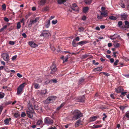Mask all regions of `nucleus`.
<instances>
[{
  "label": "nucleus",
  "instance_id": "obj_49",
  "mask_svg": "<svg viewBox=\"0 0 129 129\" xmlns=\"http://www.w3.org/2000/svg\"><path fill=\"white\" fill-rule=\"evenodd\" d=\"M9 44L11 45H13L15 43L14 41H9Z\"/></svg>",
  "mask_w": 129,
  "mask_h": 129
},
{
  "label": "nucleus",
  "instance_id": "obj_10",
  "mask_svg": "<svg viewBox=\"0 0 129 129\" xmlns=\"http://www.w3.org/2000/svg\"><path fill=\"white\" fill-rule=\"evenodd\" d=\"M46 2V0H40L38 2V3L39 6H43L45 5Z\"/></svg>",
  "mask_w": 129,
  "mask_h": 129
},
{
  "label": "nucleus",
  "instance_id": "obj_8",
  "mask_svg": "<svg viewBox=\"0 0 129 129\" xmlns=\"http://www.w3.org/2000/svg\"><path fill=\"white\" fill-rule=\"evenodd\" d=\"M47 92V90L45 89L44 90H42L38 92V94L40 96H44Z\"/></svg>",
  "mask_w": 129,
  "mask_h": 129
},
{
  "label": "nucleus",
  "instance_id": "obj_31",
  "mask_svg": "<svg viewBox=\"0 0 129 129\" xmlns=\"http://www.w3.org/2000/svg\"><path fill=\"white\" fill-rule=\"evenodd\" d=\"M91 0H85V4L87 5H90L91 3Z\"/></svg>",
  "mask_w": 129,
  "mask_h": 129
},
{
  "label": "nucleus",
  "instance_id": "obj_54",
  "mask_svg": "<svg viewBox=\"0 0 129 129\" xmlns=\"http://www.w3.org/2000/svg\"><path fill=\"white\" fill-rule=\"evenodd\" d=\"M4 20L5 21L7 22H8L9 21V19L6 17H5L4 18Z\"/></svg>",
  "mask_w": 129,
  "mask_h": 129
},
{
  "label": "nucleus",
  "instance_id": "obj_62",
  "mask_svg": "<svg viewBox=\"0 0 129 129\" xmlns=\"http://www.w3.org/2000/svg\"><path fill=\"white\" fill-rule=\"evenodd\" d=\"M103 115L105 116L103 118V120L104 121L105 118H106L107 117V116L106 115L105 113L103 114Z\"/></svg>",
  "mask_w": 129,
  "mask_h": 129
},
{
  "label": "nucleus",
  "instance_id": "obj_56",
  "mask_svg": "<svg viewBox=\"0 0 129 129\" xmlns=\"http://www.w3.org/2000/svg\"><path fill=\"white\" fill-rule=\"evenodd\" d=\"M79 29L80 32L83 31L84 29V28L83 27L79 28Z\"/></svg>",
  "mask_w": 129,
  "mask_h": 129
},
{
  "label": "nucleus",
  "instance_id": "obj_3",
  "mask_svg": "<svg viewBox=\"0 0 129 129\" xmlns=\"http://www.w3.org/2000/svg\"><path fill=\"white\" fill-rule=\"evenodd\" d=\"M56 98V96H49L45 101L46 104H48L54 101Z\"/></svg>",
  "mask_w": 129,
  "mask_h": 129
},
{
  "label": "nucleus",
  "instance_id": "obj_34",
  "mask_svg": "<svg viewBox=\"0 0 129 129\" xmlns=\"http://www.w3.org/2000/svg\"><path fill=\"white\" fill-rule=\"evenodd\" d=\"M109 18L112 20H116L117 19L116 17L113 16L109 17Z\"/></svg>",
  "mask_w": 129,
  "mask_h": 129
},
{
  "label": "nucleus",
  "instance_id": "obj_46",
  "mask_svg": "<svg viewBox=\"0 0 129 129\" xmlns=\"http://www.w3.org/2000/svg\"><path fill=\"white\" fill-rule=\"evenodd\" d=\"M118 25L119 26V27H120L121 25L122 24V21H119L118 22Z\"/></svg>",
  "mask_w": 129,
  "mask_h": 129
},
{
  "label": "nucleus",
  "instance_id": "obj_35",
  "mask_svg": "<svg viewBox=\"0 0 129 129\" xmlns=\"http://www.w3.org/2000/svg\"><path fill=\"white\" fill-rule=\"evenodd\" d=\"M43 121L42 120H39L38 121L37 124L38 125H40V124H42Z\"/></svg>",
  "mask_w": 129,
  "mask_h": 129
},
{
  "label": "nucleus",
  "instance_id": "obj_55",
  "mask_svg": "<svg viewBox=\"0 0 129 129\" xmlns=\"http://www.w3.org/2000/svg\"><path fill=\"white\" fill-rule=\"evenodd\" d=\"M34 108L36 110H38L39 109L38 106L35 105H34Z\"/></svg>",
  "mask_w": 129,
  "mask_h": 129
},
{
  "label": "nucleus",
  "instance_id": "obj_44",
  "mask_svg": "<svg viewBox=\"0 0 129 129\" xmlns=\"http://www.w3.org/2000/svg\"><path fill=\"white\" fill-rule=\"evenodd\" d=\"M93 63L95 65H97L99 64V63L98 62H95V60H92Z\"/></svg>",
  "mask_w": 129,
  "mask_h": 129
},
{
  "label": "nucleus",
  "instance_id": "obj_13",
  "mask_svg": "<svg viewBox=\"0 0 129 129\" xmlns=\"http://www.w3.org/2000/svg\"><path fill=\"white\" fill-rule=\"evenodd\" d=\"M88 43V42L87 41L84 40L77 43V44H78V45H80L82 46L84 45V44H86Z\"/></svg>",
  "mask_w": 129,
  "mask_h": 129
},
{
  "label": "nucleus",
  "instance_id": "obj_37",
  "mask_svg": "<svg viewBox=\"0 0 129 129\" xmlns=\"http://www.w3.org/2000/svg\"><path fill=\"white\" fill-rule=\"evenodd\" d=\"M14 115L15 117L17 118L20 115L18 114V113H14Z\"/></svg>",
  "mask_w": 129,
  "mask_h": 129
},
{
  "label": "nucleus",
  "instance_id": "obj_50",
  "mask_svg": "<svg viewBox=\"0 0 129 129\" xmlns=\"http://www.w3.org/2000/svg\"><path fill=\"white\" fill-rule=\"evenodd\" d=\"M73 40H75V41H78L80 40L79 37H77Z\"/></svg>",
  "mask_w": 129,
  "mask_h": 129
},
{
  "label": "nucleus",
  "instance_id": "obj_41",
  "mask_svg": "<svg viewBox=\"0 0 129 129\" xmlns=\"http://www.w3.org/2000/svg\"><path fill=\"white\" fill-rule=\"evenodd\" d=\"M101 73H103L104 75H105L107 76H110V74L108 73L104 72H102L100 73V74Z\"/></svg>",
  "mask_w": 129,
  "mask_h": 129
},
{
  "label": "nucleus",
  "instance_id": "obj_1",
  "mask_svg": "<svg viewBox=\"0 0 129 129\" xmlns=\"http://www.w3.org/2000/svg\"><path fill=\"white\" fill-rule=\"evenodd\" d=\"M73 116V118L77 120L83 116L82 114L80 111L76 110L71 112Z\"/></svg>",
  "mask_w": 129,
  "mask_h": 129
},
{
  "label": "nucleus",
  "instance_id": "obj_28",
  "mask_svg": "<svg viewBox=\"0 0 129 129\" xmlns=\"http://www.w3.org/2000/svg\"><path fill=\"white\" fill-rule=\"evenodd\" d=\"M127 107V106H119V108L120 110H122V111H123L124 109Z\"/></svg>",
  "mask_w": 129,
  "mask_h": 129
},
{
  "label": "nucleus",
  "instance_id": "obj_45",
  "mask_svg": "<svg viewBox=\"0 0 129 129\" xmlns=\"http://www.w3.org/2000/svg\"><path fill=\"white\" fill-rule=\"evenodd\" d=\"M40 18L39 17L36 18L35 20H33L35 23H36L39 19Z\"/></svg>",
  "mask_w": 129,
  "mask_h": 129
},
{
  "label": "nucleus",
  "instance_id": "obj_33",
  "mask_svg": "<svg viewBox=\"0 0 129 129\" xmlns=\"http://www.w3.org/2000/svg\"><path fill=\"white\" fill-rule=\"evenodd\" d=\"M21 27L20 23V22H19L17 23V29H19Z\"/></svg>",
  "mask_w": 129,
  "mask_h": 129
},
{
  "label": "nucleus",
  "instance_id": "obj_24",
  "mask_svg": "<svg viewBox=\"0 0 129 129\" xmlns=\"http://www.w3.org/2000/svg\"><path fill=\"white\" fill-rule=\"evenodd\" d=\"M35 23L34 22L33 20H30L28 25V27H31L32 26V24Z\"/></svg>",
  "mask_w": 129,
  "mask_h": 129
},
{
  "label": "nucleus",
  "instance_id": "obj_17",
  "mask_svg": "<svg viewBox=\"0 0 129 129\" xmlns=\"http://www.w3.org/2000/svg\"><path fill=\"white\" fill-rule=\"evenodd\" d=\"M85 96L84 95H83L82 96L80 97L79 98V101L81 102H84L85 100Z\"/></svg>",
  "mask_w": 129,
  "mask_h": 129
},
{
  "label": "nucleus",
  "instance_id": "obj_38",
  "mask_svg": "<svg viewBox=\"0 0 129 129\" xmlns=\"http://www.w3.org/2000/svg\"><path fill=\"white\" fill-rule=\"evenodd\" d=\"M97 17L98 19H101L103 18V17L102 16L101 14L100 15L98 14L97 15Z\"/></svg>",
  "mask_w": 129,
  "mask_h": 129
},
{
  "label": "nucleus",
  "instance_id": "obj_32",
  "mask_svg": "<svg viewBox=\"0 0 129 129\" xmlns=\"http://www.w3.org/2000/svg\"><path fill=\"white\" fill-rule=\"evenodd\" d=\"M102 126V125H93V127L94 128H96L98 127H101Z\"/></svg>",
  "mask_w": 129,
  "mask_h": 129
},
{
  "label": "nucleus",
  "instance_id": "obj_40",
  "mask_svg": "<svg viewBox=\"0 0 129 129\" xmlns=\"http://www.w3.org/2000/svg\"><path fill=\"white\" fill-rule=\"evenodd\" d=\"M2 10H6V6L5 4H4L2 6Z\"/></svg>",
  "mask_w": 129,
  "mask_h": 129
},
{
  "label": "nucleus",
  "instance_id": "obj_51",
  "mask_svg": "<svg viewBox=\"0 0 129 129\" xmlns=\"http://www.w3.org/2000/svg\"><path fill=\"white\" fill-rule=\"evenodd\" d=\"M26 116V114L24 112H22L21 115V117H23L25 116Z\"/></svg>",
  "mask_w": 129,
  "mask_h": 129
},
{
  "label": "nucleus",
  "instance_id": "obj_18",
  "mask_svg": "<svg viewBox=\"0 0 129 129\" xmlns=\"http://www.w3.org/2000/svg\"><path fill=\"white\" fill-rule=\"evenodd\" d=\"M124 23L126 26H124L123 28H129V22L126 20L125 21Z\"/></svg>",
  "mask_w": 129,
  "mask_h": 129
},
{
  "label": "nucleus",
  "instance_id": "obj_11",
  "mask_svg": "<svg viewBox=\"0 0 129 129\" xmlns=\"http://www.w3.org/2000/svg\"><path fill=\"white\" fill-rule=\"evenodd\" d=\"M29 45L30 46L33 47L35 48L37 47L38 46L37 45L33 42H29Z\"/></svg>",
  "mask_w": 129,
  "mask_h": 129
},
{
  "label": "nucleus",
  "instance_id": "obj_20",
  "mask_svg": "<svg viewBox=\"0 0 129 129\" xmlns=\"http://www.w3.org/2000/svg\"><path fill=\"white\" fill-rule=\"evenodd\" d=\"M11 118H9V119L7 118L4 120V122L5 124L6 125H7L9 124L10 121L11 120Z\"/></svg>",
  "mask_w": 129,
  "mask_h": 129
},
{
  "label": "nucleus",
  "instance_id": "obj_59",
  "mask_svg": "<svg viewBox=\"0 0 129 129\" xmlns=\"http://www.w3.org/2000/svg\"><path fill=\"white\" fill-rule=\"evenodd\" d=\"M86 19V17L85 16H83L82 18V19L83 20H85Z\"/></svg>",
  "mask_w": 129,
  "mask_h": 129
},
{
  "label": "nucleus",
  "instance_id": "obj_57",
  "mask_svg": "<svg viewBox=\"0 0 129 129\" xmlns=\"http://www.w3.org/2000/svg\"><path fill=\"white\" fill-rule=\"evenodd\" d=\"M88 56V55L85 54L83 55V57L84 59H85Z\"/></svg>",
  "mask_w": 129,
  "mask_h": 129
},
{
  "label": "nucleus",
  "instance_id": "obj_26",
  "mask_svg": "<svg viewBox=\"0 0 129 129\" xmlns=\"http://www.w3.org/2000/svg\"><path fill=\"white\" fill-rule=\"evenodd\" d=\"M84 79L83 78H80L79 81V84H82L84 83Z\"/></svg>",
  "mask_w": 129,
  "mask_h": 129
},
{
  "label": "nucleus",
  "instance_id": "obj_5",
  "mask_svg": "<svg viewBox=\"0 0 129 129\" xmlns=\"http://www.w3.org/2000/svg\"><path fill=\"white\" fill-rule=\"evenodd\" d=\"M50 69L51 71L50 72V74H54L55 72L57 70V68H56L55 64L53 62L52 64L50 67Z\"/></svg>",
  "mask_w": 129,
  "mask_h": 129
},
{
  "label": "nucleus",
  "instance_id": "obj_22",
  "mask_svg": "<svg viewBox=\"0 0 129 129\" xmlns=\"http://www.w3.org/2000/svg\"><path fill=\"white\" fill-rule=\"evenodd\" d=\"M4 60L6 61H8L9 60V55L8 54H6V55L4 56L3 58Z\"/></svg>",
  "mask_w": 129,
  "mask_h": 129
},
{
  "label": "nucleus",
  "instance_id": "obj_14",
  "mask_svg": "<svg viewBox=\"0 0 129 129\" xmlns=\"http://www.w3.org/2000/svg\"><path fill=\"white\" fill-rule=\"evenodd\" d=\"M81 120L79 119L75 123V126L76 127H78L79 125H82V124H81Z\"/></svg>",
  "mask_w": 129,
  "mask_h": 129
},
{
  "label": "nucleus",
  "instance_id": "obj_23",
  "mask_svg": "<svg viewBox=\"0 0 129 129\" xmlns=\"http://www.w3.org/2000/svg\"><path fill=\"white\" fill-rule=\"evenodd\" d=\"M101 15L103 17H106L108 15L107 13L105 11H104L103 12H101Z\"/></svg>",
  "mask_w": 129,
  "mask_h": 129
},
{
  "label": "nucleus",
  "instance_id": "obj_63",
  "mask_svg": "<svg viewBox=\"0 0 129 129\" xmlns=\"http://www.w3.org/2000/svg\"><path fill=\"white\" fill-rule=\"evenodd\" d=\"M22 35L25 38H26L27 37V36H26V35L25 33H23L22 34Z\"/></svg>",
  "mask_w": 129,
  "mask_h": 129
},
{
  "label": "nucleus",
  "instance_id": "obj_21",
  "mask_svg": "<svg viewBox=\"0 0 129 129\" xmlns=\"http://www.w3.org/2000/svg\"><path fill=\"white\" fill-rule=\"evenodd\" d=\"M50 20L47 21L46 23L45 26L46 28H48L50 26Z\"/></svg>",
  "mask_w": 129,
  "mask_h": 129
},
{
  "label": "nucleus",
  "instance_id": "obj_43",
  "mask_svg": "<svg viewBox=\"0 0 129 129\" xmlns=\"http://www.w3.org/2000/svg\"><path fill=\"white\" fill-rule=\"evenodd\" d=\"M58 21L57 20H53L52 22V23L53 24H55L57 23Z\"/></svg>",
  "mask_w": 129,
  "mask_h": 129
},
{
  "label": "nucleus",
  "instance_id": "obj_53",
  "mask_svg": "<svg viewBox=\"0 0 129 129\" xmlns=\"http://www.w3.org/2000/svg\"><path fill=\"white\" fill-rule=\"evenodd\" d=\"M125 116L127 118H129V112L126 113L125 114Z\"/></svg>",
  "mask_w": 129,
  "mask_h": 129
},
{
  "label": "nucleus",
  "instance_id": "obj_42",
  "mask_svg": "<svg viewBox=\"0 0 129 129\" xmlns=\"http://www.w3.org/2000/svg\"><path fill=\"white\" fill-rule=\"evenodd\" d=\"M40 87L38 84L36 83L35 84V87L36 89H38Z\"/></svg>",
  "mask_w": 129,
  "mask_h": 129
},
{
  "label": "nucleus",
  "instance_id": "obj_52",
  "mask_svg": "<svg viewBox=\"0 0 129 129\" xmlns=\"http://www.w3.org/2000/svg\"><path fill=\"white\" fill-rule=\"evenodd\" d=\"M17 57V55L14 56L12 57V60H13L16 59Z\"/></svg>",
  "mask_w": 129,
  "mask_h": 129
},
{
  "label": "nucleus",
  "instance_id": "obj_2",
  "mask_svg": "<svg viewBox=\"0 0 129 129\" xmlns=\"http://www.w3.org/2000/svg\"><path fill=\"white\" fill-rule=\"evenodd\" d=\"M26 84L25 83H24L18 86L17 90V95H19L21 94L22 92L23 88Z\"/></svg>",
  "mask_w": 129,
  "mask_h": 129
},
{
  "label": "nucleus",
  "instance_id": "obj_4",
  "mask_svg": "<svg viewBox=\"0 0 129 129\" xmlns=\"http://www.w3.org/2000/svg\"><path fill=\"white\" fill-rule=\"evenodd\" d=\"M50 36H51V34L49 30H43L42 33L40 35V36H43L46 38H48Z\"/></svg>",
  "mask_w": 129,
  "mask_h": 129
},
{
  "label": "nucleus",
  "instance_id": "obj_9",
  "mask_svg": "<svg viewBox=\"0 0 129 129\" xmlns=\"http://www.w3.org/2000/svg\"><path fill=\"white\" fill-rule=\"evenodd\" d=\"M128 15L126 14L123 13L120 16L121 20H126L127 19Z\"/></svg>",
  "mask_w": 129,
  "mask_h": 129
},
{
  "label": "nucleus",
  "instance_id": "obj_48",
  "mask_svg": "<svg viewBox=\"0 0 129 129\" xmlns=\"http://www.w3.org/2000/svg\"><path fill=\"white\" fill-rule=\"evenodd\" d=\"M114 46L115 47L118 48L119 47L120 44L119 43H117L116 44H115Z\"/></svg>",
  "mask_w": 129,
  "mask_h": 129
},
{
  "label": "nucleus",
  "instance_id": "obj_16",
  "mask_svg": "<svg viewBox=\"0 0 129 129\" xmlns=\"http://www.w3.org/2000/svg\"><path fill=\"white\" fill-rule=\"evenodd\" d=\"M77 7V5L75 3H73L72 4V6L71 7V9L74 11H77V10L76 9L75 7Z\"/></svg>",
  "mask_w": 129,
  "mask_h": 129
},
{
  "label": "nucleus",
  "instance_id": "obj_61",
  "mask_svg": "<svg viewBox=\"0 0 129 129\" xmlns=\"http://www.w3.org/2000/svg\"><path fill=\"white\" fill-rule=\"evenodd\" d=\"M65 104V102H63L61 104L60 106L61 107V108H62L63 106Z\"/></svg>",
  "mask_w": 129,
  "mask_h": 129
},
{
  "label": "nucleus",
  "instance_id": "obj_6",
  "mask_svg": "<svg viewBox=\"0 0 129 129\" xmlns=\"http://www.w3.org/2000/svg\"><path fill=\"white\" fill-rule=\"evenodd\" d=\"M29 110L30 111H27V113L28 115V116L30 118H32L33 117V115L32 113L34 112V109L31 107L29 108Z\"/></svg>",
  "mask_w": 129,
  "mask_h": 129
},
{
  "label": "nucleus",
  "instance_id": "obj_36",
  "mask_svg": "<svg viewBox=\"0 0 129 129\" xmlns=\"http://www.w3.org/2000/svg\"><path fill=\"white\" fill-rule=\"evenodd\" d=\"M121 88L120 87H118L116 89V91L117 93H120L121 91Z\"/></svg>",
  "mask_w": 129,
  "mask_h": 129
},
{
  "label": "nucleus",
  "instance_id": "obj_60",
  "mask_svg": "<svg viewBox=\"0 0 129 129\" xmlns=\"http://www.w3.org/2000/svg\"><path fill=\"white\" fill-rule=\"evenodd\" d=\"M17 76L19 78H21L22 77V75L19 73H18L17 74Z\"/></svg>",
  "mask_w": 129,
  "mask_h": 129
},
{
  "label": "nucleus",
  "instance_id": "obj_12",
  "mask_svg": "<svg viewBox=\"0 0 129 129\" xmlns=\"http://www.w3.org/2000/svg\"><path fill=\"white\" fill-rule=\"evenodd\" d=\"M120 37V36L117 34H116L114 35L111 36L110 38L111 39L114 40L117 38H118Z\"/></svg>",
  "mask_w": 129,
  "mask_h": 129
},
{
  "label": "nucleus",
  "instance_id": "obj_7",
  "mask_svg": "<svg viewBox=\"0 0 129 129\" xmlns=\"http://www.w3.org/2000/svg\"><path fill=\"white\" fill-rule=\"evenodd\" d=\"M45 123L50 124L53 123V121L52 119L47 117L45 119Z\"/></svg>",
  "mask_w": 129,
  "mask_h": 129
},
{
  "label": "nucleus",
  "instance_id": "obj_19",
  "mask_svg": "<svg viewBox=\"0 0 129 129\" xmlns=\"http://www.w3.org/2000/svg\"><path fill=\"white\" fill-rule=\"evenodd\" d=\"M97 118V117L95 116L90 117L89 119V121L90 122L93 121L95 120Z\"/></svg>",
  "mask_w": 129,
  "mask_h": 129
},
{
  "label": "nucleus",
  "instance_id": "obj_25",
  "mask_svg": "<svg viewBox=\"0 0 129 129\" xmlns=\"http://www.w3.org/2000/svg\"><path fill=\"white\" fill-rule=\"evenodd\" d=\"M89 8L87 7H86L84 8L83 9V13H86L88 10Z\"/></svg>",
  "mask_w": 129,
  "mask_h": 129
},
{
  "label": "nucleus",
  "instance_id": "obj_58",
  "mask_svg": "<svg viewBox=\"0 0 129 129\" xmlns=\"http://www.w3.org/2000/svg\"><path fill=\"white\" fill-rule=\"evenodd\" d=\"M50 81H52L53 82L55 83H56L57 82V81L56 79H52Z\"/></svg>",
  "mask_w": 129,
  "mask_h": 129
},
{
  "label": "nucleus",
  "instance_id": "obj_64",
  "mask_svg": "<svg viewBox=\"0 0 129 129\" xmlns=\"http://www.w3.org/2000/svg\"><path fill=\"white\" fill-rule=\"evenodd\" d=\"M45 109L47 110H50V109L48 106H46L45 107Z\"/></svg>",
  "mask_w": 129,
  "mask_h": 129
},
{
  "label": "nucleus",
  "instance_id": "obj_15",
  "mask_svg": "<svg viewBox=\"0 0 129 129\" xmlns=\"http://www.w3.org/2000/svg\"><path fill=\"white\" fill-rule=\"evenodd\" d=\"M103 68V67H98L94 69L93 70V71L94 72L100 71H102Z\"/></svg>",
  "mask_w": 129,
  "mask_h": 129
},
{
  "label": "nucleus",
  "instance_id": "obj_29",
  "mask_svg": "<svg viewBox=\"0 0 129 129\" xmlns=\"http://www.w3.org/2000/svg\"><path fill=\"white\" fill-rule=\"evenodd\" d=\"M67 0H58L57 2L59 4H61L66 2Z\"/></svg>",
  "mask_w": 129,
  "mask_h": 129
},
{
  "label": "nucleus",
  "instance_id": "obj_39",
  "mask_svg": "<svg viewBox=\"0 0 129 129\" xmlns=\"http://www.w3.org/2000/svg\"><path fill=\"white\" fill-rule=\"evenodd\" d=\"M5 95V94L4 93L0 92V98H3Z\"/></svg>",
  "mask_w": 129,
  "mask_h": 129
},
{
  "label": "nucleus",
  "instance_id": "obj_30",
  "mask_svg": "<svg viewBox=\"0 0 129 129\" xmlns=\"http://www.w3.org/2000/svg\"><path fill=\"white\" fill-rule=\"evenodd\" d=\"M49 7L48 6H47L44 7L42 10L43 11H46L49 10Z\"/></svg>",
  "mask_w": 129,
  "mask_h": 129
},
{
  "label": "nucleus",
  "instance_id": "obj_27",
  "mask_svg": "<svg viewBox=\"0 0 129 129\" xmlns=\"http://www.w3.org/2000/svg\"><path fill=\"white\" fill-rule=\"evenodd\" d=\"M76 42L75 41V40H73L72 42V45L73 46L75 47H76L78 45V44H77V43H76Z\"/></svg>",
  "mask_w": 129,
  "mask_h": 129
},
{
  "label": "nucleus",
  "instance_id": "obj_47",
  "mask_svg": "<svg viewBox=\"0 0 129 129\" xmlns=\"http://www.w3.org/2000/svg\"><path fill=\"white\" fill-rule=\"evenodd\" d=\"M119 60L118 59L116 60L115 62L114 63V64L116 66L117 65L118 63L119 62Z\"/></svg>",
  "mask_w": 129,
  "mask_h": 129
}]
</instances>
